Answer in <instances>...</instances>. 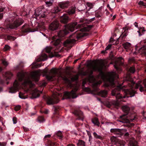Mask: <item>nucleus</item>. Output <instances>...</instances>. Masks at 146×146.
I'll list each match as a JSON object with an SVG mask.
<instances>
[{
  "label": "nucleus",
  "instance_id": "obj_1",
  "mask_svg": "<svg viewBox=\"0 0 146 146\" xmlns=\"http://www.w3.org/2000/svg\"><path fill=\"white\" fill-rule=\"evenodd\" d=\"M105 66V64L103 61H100L98 64L96 62L94 63H90L88 64L89 68L91 70L90 74H92L93 71H98L100 72V75L103 80L106 79L108 81L105 84L106 87L109 86H113L114 85V79L115 73L113 72H109L105 75L102 71L103 68Z\"/></svg>",
  "mask_w": 146,
  "mask_h": 146
},
{
  "label": "nucleus",
  "instance_id": "obj_23",
  "mask_svg": "<svg viewBox=\"0 0 146 146\" xmlns=\"http://www.w3.org/2000/svg\"><path fill=\"white\" fill-rule=\"evenodd\" d=\"M122 130L119 129H111L110 132L115 134L120 135L122 133Z\"/></svg>",
  "mask_w": 146,
  "mask_h": 146
},
{
  "label": "nucleus",
  "instance_id": "obj_9",
  "mask_svg": "<svg viewBox=\"0 0 146 146\" xmlns=\"http://www.w3.org/2000/svg\"><path fill=\"white\" fill-rule=\"evenodd\" d=\"M59 96L60 95L57 93L53 94L52 98L48 97L47 98V104L51 105L58 103L59 101Z\"/></svg>",
  "mask_w": 146,
  "mask_h": 146
},
{
  "label": "nucleus",
  "instance_id": "obj_25",
  "mask_svg": "<svg viewBox=\"0 0 146 146\" xmlns=\"http://www.w3.org/2000/svg\"><path fill=\"white\" fill-rule=\"evenodd\" d=\"M102 83V82L99 81L96 82L93 84L92 86L94 88V90L95 92H97L98 90V88L97 86L98 85Z\"/></svg>",
  "mask_w": 146,
  "mask_h": 146
},
{
  "label": "nucleus",
  "instance_id": "obj_24",
  "mask_svg": "<svg viewBox=\"0 0 146 146\" xmlns=\"http://www.w3.org/2000/svg\"><path fill=\"white\" fill-rule=\"evenodd\" d=\"M23 31L24 33L29 32H32L30 29L29 28V25H25L22 26Z\"/></svg>",
  "mask_w": 146,
  "mask_h": 146
},
{
  "label": "nucleus",
  "instance_id": "obj_30",
  "mask_svg": "<svg viewBox=\"0 0 146 146\" xmlns=\"http://www.w3.org/2000/svg\"><path fill=\"white\" fill-rule=\"evenodd\" d=\"M3 75L7 79H10L13 76L12 73L10 71H7Z\"/></svg>",
  "mask_w": 146,
  "mask_h": 146
},
{
  "label": "nucleus",
  "instance_id": "obj_48",
  "mask_svg": "<svg viewBox=\"0 0 146 146\" xmlns=\"http://www.w3.org/2000/svg\"><path fill=\"white\" fill-rule=\"evenodd\" d=\"M78 78V75L76 74L74 76V77L72 78V79L73 80H77Z\"/></svg>",
  "mask_w": 146,
  "mask_h": 146
},
{
  "label": "nucleus",
  "instance_id": "obj_61",
  "mask_svg": "<svg viewBox=\"0 0 146 146\" xmlns=\"http://www.w3.org/2000/svg\"><path fill=\"white\" fill-rule=\"evenodd\" d=\"M51 135L50 134H48L45 136L44 137V139H46L48 138H50L51 137Z\"/></svg>",
  "mask_w": 146,
  "mask_h": 146
},
{
  "label": "nucleus",
  "instance_id": "obj_12",
  "mask_svg": "<svg viewBox=\"0 0 146 146\" xmlns=\"http://www.w3.org/2000/svg\"><path fill=\"white\" fill-rule=\"evenodd\" d=\"M77 90V88H75L71 91L70 92H66L64 93V96L66 99L74 98H76L78 96L76 94V92Z\"/></svg>",
  "mask_w": 146,
  "mask_h": 146
},
{
  "label": "nucleus",
  "instance_id": "obj_54",
  "mask_svg": "<svg viewBox=\"0 0 146 146\" xmlns=\"http://www.w3.org/2000/svg\"><path fill=\"white\" fill-rule=\"evenodd\" d=\"M2 63L5 66H7L8 64V62L6 61L5 60H3V61H2Z\"/></svg>",
  "mask_w": 146,
  "mask_h": 146
},
{
  "label": "nucleus",
  "instance_id": "obj_41",
  "mask_svg": "<svg viewBox=\"0 0 146 146\" xmlns=\"http://www.w3.org/2000/svg\"><path fill=\"white\" fill-rule=\"evenodd\" d=\"M41 66L40 64H35L34 63H33L32 68H37Z\"/></svg>",
  "mask_w": 146,
  "mask_h": 146
},
{
  "label": "nucleus",
  "instance_id": "obj_20",
  "mask_svg": "<svg viewBox=\"0 0 146 146\" xmlns=\"http://www.w3.org/2000/svg\"><path fill=\"white\" fill-rule=\"evenodd\" d=\"M75 41L74 39L70 38L64 42L63 43L64 45V46L69 47L70 46V44L75 42Z\"/></svg>",
  "mask_w": 146,
  "mask_h": 146
},
{
  "label": "nucleus",
  "instance_id": "obj_39",
  "mask_svg": "<svg viewBox=\"0 0 146 146\" xmlns=\"http://www.w3.org/2000/svg\"><path fill=\"white\" fill-rule=\"evenodd\" d=\"M129 72L131 73H134L135 71L134 66H132L129 69Z\"/></svg>",
  "mask_w": 146,
  "mask_h": 146
},
{
  "label": "nucleus",
  "instance_id": "obj_11",
  "mask_svg": "<svg viewBox=\"0 0 146 146\" xmlns=\"http://www.w3.org/2000/svg\"><path fill=\"white\" fill-rule=\"evenodd\" d=\"M135 89L139 88L141 92L146 91V79H145L142 83L141 81H139L136 84L135 87Z\"/></svg>",
  "mask_w": 146,
  "mask_h": 146
},
{
  "label": "nucleus",
  "instance_id": "obj_44",
  "mask_svg": "<svg viewBox=\"0 0 146 146\" xmlns=\"http://www.w3.org/2000/svg\"><path fill=\"white\" fill-rule=\"evenodd\" d=\"M7 38L8 40H15L16 38L11 36H8L7 37Z\"/></svg>",
  "mask_w": 146,
  "mask_h": 146
},
{
  "label": "nucleus",
  "instance_id": "obj_55",
  "mask_svg": "<svg viewBox=\"0 0 146 146\" xmlns=\"http://www.w3.org/2000/svg\"><path fill=\"white\" fill-rule=\"evenodd\" d=\"M7 144L5 142H0V146H5Z\"/></svg>",
  "mask_w": 146,
  "mask_h": 146
},
{
  "label": "nucleus",
  "instance_id": "obj_4",
  "mask_svg": "<svg viewBox=\"0 0 146 146\" xmlns=\"http://www.w3.org/2000/svg\"><path fill=\"white\" fill-rule=\"evenodd\" d=\"M130 81L125 82L124 83L127 84V87H130L129 89H127L125 90V92L126 94L129 95V97H131L133 96L135 94L137 93V92L132 88L133 86L135 84V82H133L131 78H130Z\"/></svg>",
  "mask_w": 146,
  "mask_h": 146
},
{
  "label": "nucleus",
  "instance_id": "obj_6",
  "mask_svg": "<svg viewBox=\"0 0 146 146\" xmlns=\"http://www.w3.org/2000/svg\"><path fill=\"white\" fill-rule=\"evenodd\" d=\"M44 73L46 75V78L48 80H50L53 78L56 75L58 76H61V72L58 69L55 68H52L48 74H47V71H44Z\"/></svg>",
  "mask_w": 146,
  "mask_h": 146
},
{
  "label": "nucleus",
  "instance_id": "obj_8",
  "mask_svg": "<svg viewBox=\"0 0 146 146\" xmlns=\"http://www.w3.org/2000/svg\"><path fill=\"white\" fill-rule=\"evenodd\" d=\"M125 86H122V85L117 86L114 89L111 91V94L113 96H115L117 100L121 99L123 98L122 96L120 94V91Z\"/></svg>",
  "mask_w": 146,
  "mask_h": 146
},
{
  "label": "nucleus",
  "instance_id": "obj_36",
  "mask_svg": "<svg viewBox=\"0 0 146 146\" xmlns=\"http://www.w3.org/2000/svg\"><path fill=\"white\" fill-rule=\"evenodd\" d=\"M57 136L59 137L60 139H62L63 137L62 135V132L60 131H58L56 133Z\"/></svg>",
  "mask_w": 146,
  "mask_h": 146
},
{
  "label": "nucleus",
  "instance_id": "obj_37",
  "mask_svg": "<svg viewBox=\"0 0 146 146\" xmlns=\"http://www.w3.org/2000/svg\"><path fill=\"white\" fill-rule=\"evenodd\" d=\"M48 145L49 146H56V143L54 142H52L50 140H49L48 141Z\"/></svg>",
  "mask_w": 146,
  "mask_h": 146
},
{
  "label": "nucleus",
  "instance_id": "obj_19",
  "mask_svg": "<svg viewBox=\"0 0 146 146\" xmlns=\"http://www.w3.org/2000/svg\"><path fill=\"white\" fill-rule=\"evenodd\" d=\"M70 5V2L68 1L62 2L59 4V6L62 9L67 8Z\"/></svg>",
  "mask_w": 146,
  "mask_h": 146
},
{
  "label": "nucleus",
  "instance_id": "obj_42",
  "mask_svg": "<svg viewBox=\"0 0 146 146\" xmlns=\"http://www.w3.org/2000/svg\"><path fill=\"white\" fill-rule=\"evenodd\" d=\"M60 11V9L58 7H54L52 13H56L59 12Z\"/></svg>",
  "mask_w": 146,
  "mask_h": 146
},
{
  "label": "nucleus",
  "instance_id": "obj_57",
  "mask_svg": "<svg viewBox=\"0 0 146 146\" xmlns=\"http://www.w3.org/2000/svg\"><path fill=\"white\" fill-rule=\"evenodd\" d=\"M111 44H109L108 46L106 47L105 48V50H108L110 49L111 47Z\"/></svg>",
  "mask_w": 146,
  "mask_h": 146
},
{
  "label": "nucleus",
  "instance_id": "obj_13",
  "mask_svg": "<svg viewBox=\"0 0 146 146\" xmlns=\"http://www.w3.org/2000/svg\"><path fill=\"white\" fill-rule=\"evenodd\" d=\"M123 58L122 57L118 58L116 61L114 66L117 70L119 71H121V69L119 66L123 64Z\"/></svg>",
  "mask_w": 146,
  "mask_h": 146
},
{
  "label": "nucleus",
  "instance_id": "obj_38",
  "mask_svg": "<svg viewBox=\"0 0 146 146\" xmlns=\"http://www.w3.org/2000/svg\"><path fill=\"white\" fill-rule=\"evenodd\" d=\"M93 135L95 138L98 139H101L102 138V137L99 135H98L97 133L94 132L93 133Z\"/></svg>",
  "mask_w": 146,
  "mask_h": 146
},
{
  "label": "nucleus",
  "instance_id": "obj_18",
  "mask_svg": "<svg viewBox=\"0 0 146 146\" xmlns=\"http://www.w3.org/2000/svg\"><path fill=\"white\" fill-rule=\"evenodd\" d=\"M52 39L53 44L55 46H56L59 44L60 42V39L57 36H54L52 37Z\"/></svg>",
  "mask_w": 146,
  "mask_h": 146
},
{
  "label": "nucleus",
  "instance_id": "obj_46",
  "mask_svg": "<svg viewBox=\"0 0 146 146\" xmlns=\"http://www.w3.org/2000/svg\"><path fill=\"white\" fill-rule=\"evenodd\" d=\"M138 4L140 5H141L145 7L146 8V3H145L143 1H140L138 3Z\"/></svg>",
  "mask_w": 146,
  "mask_h": 146
},
{
  "label": "nucleus",
  "instance_id": "obj_58",
  "mask_svg": "<svg viewBox=\"0 0 146 146\" xmlns=\"http://www.w3.org/2000/svg\"><path fill=\"white\" fill-rule=\"evenodd\" d=\"M127 34L126 33H123L122 34V37L123 38L126 37L127 36Z\"/></svg>",
  "mask_w": 146,
  "mask_h": 146
},
{
  "label": "nucleus",
  "instance_id": "obj_33",
  "mask_svg": "<svg viewBox=\"0 0 146 146\" xmlns=\"http://www.w3.org/2000/svg\"><path fill=\"white\" fill-rule=\"evenodd\" d=\"M111 104H112L114 106H118L119 105V103L117 101H113L109 103V104L108 105V107H110Z\"/></svg>",
  "mask_w": 146,
  "mask_h": 146
},
{
  "label": "nucleus",
  "instance_id": "obj_3",
  "mask_svg": "<svg viewBox=\"0 0 146 146\" xmlns=\"http://www.w3.org/2000/svg\"><path fill=\"white\" fill-rule=\"evenodd\" d=\"M85 21L84 20L82 19L80 21V22L82 24L78 25L76 22H72L67 25L65 28L68 31H70L71 32L73 31L76 29H80V30H78L76 33L77 38L79 39L85 36L83 32L89 31L92 27L91 25H86Z\"/></svg>",
  "mask_w": 146,
  "mask_h": 146
},
{
  "label": "nucleus",
  "instance_id": "obj_49",
  "mask_svg": "<svg viewBox=\"0 0 146 146\" xmlns=\"http://www.w3.org/2000/svg\"><path fill=\"white\" fill-rule=\"evenodd\" d=\"M62 79L66 83H69L70 82L69 80L66 76L62 77Z\"/></svg>",
  "mask_w": 146,
  "mask_h": 146
},
{
  "label": "nucleus",
  "instance_id": "obj_64",
  "mask_svg": "<svg viewBox=\"0 0 146 146\" xmlns=\"http://www.w3.org/2000/svg\"><path fill=\"white\" fill-rule=\"evenodd\" d=\"M86 83V81L85 80H84L82 82V85L83 86H84V85Z\"/></svg>",
  "mask_w": 146,
  "mask_h": 146
},
{
  "label": "nucleus",
  "instance_id": "obj_22",
  "mask_svg": "<svg viewBox=\"0 0 146 146\" xmlns=\"http://www.w3.org/2000/svg\"><path fill=\"white\" fill-rule=\"evenodd\" d=\"M68 33V31L66 29V28H65L64 30L59 31L58 33V35L59 37H63Z\"/></svg>",
  "mask_w": 146,
  "mask_h": 146
},
{
  "label": "nucleus",
  "instance_id": "obj_34",
  "mask_svg": "<svg viewBox=\"0 0 146 146\" xmlns=\"http://www.w3.org/2000/svg\"><path fill=\"white\" fill-rule=\"evenodd\" d=\"M123 45L124 48L126 49H129L131 46V44L128 42H126L123 44Z\"/></svg>",
  "mask_w": 146,
  "mask_h": 146
},
{
  "label": "nucleus",
  "instance_id": "obj_21",
  "mask_svg": "<svg viewBox=\"0 0 146 146\" xmlns=\"http://www.w3.org/2000/svg\"><path fill=\"white\" fill-rule=\"evenodd\" d=\"M110 140L111 141L114 143V144H116L117 146H123V144H121L119 143V142L118 141L117 138L114 137L112 136L111 137Z\"/></svg>",
  "mask_w": 146,
  "mask_h": 146
},
{
  "label": "nucleus",
  "instance_id": "obj_40",
  "mask_svg": "<svg viewBox=\"0 0 146 146\" xmlns=\"http://www.w3.org/2000/svg\"><path fill=\"white\" fill-rule=\"evenodd\" d=\"M53 109L54 111V113H56L59 110L60 107L58 106H54Z\"/></svg>",
  "mask_w": 146,
  "mask_h": 146
},
{
  "label": "nucleus",
  "instance_id": "obj_15",
  "mask_svg": "<svg viewBox=\"0 0 146 146\" xmlns=\"http://www.w3.org/2000/svg\"><path fill=\"white\" fill-rule=\"evenodd\" d=\"M59 26V22L58 21H56L52 23L49 26V29L52 31L56 30Z\"/></svg>",
  "mask_w": 146,
  "mask_h": 146
},
{
  "label": "nucleus",
  "instance_id": "obj_52",
  "mask_svg": "<svg viewBox=\"0 0 146 146\" xmlns=\"http://www.w3.org/2000/svg\"><path fill=\"white\" fill-rule=\"evenodd\" d=\"M146 49V48L145 47L143 46L142 47H141L140 49H139V51L141 52L142 53H144L145 52V50Z\"/></svg>",
  "mask_w": 146,
  "mask_h": 146
},
{
  "label": "nucleus",
  "instance_id": "obj_51",
  "mask_svg": "<svg viewBox=\"0 0 146 146\" xmlns=\"http://www.w3.org/2000/svg\"><path fill=\"white\" fill-rule=\"evenodd\" d=\"M45 3L46 5L47 6L49 7L52 5V3L50 1H46L45 2Z\"/></svg>",
  "mask_w": 146,
  "mask_h": 146
},
{
  "label": "nucleus",
  "instance_id": "obj_17",
  "mask_svg": "<svg viewBox=\"0 0 146 146\" xmlns=\"http://www.w3.org/2000/svg\"><path fill=\"white\" fill-rule=\"evenodd\" d=\"M60 20L61 23L66 24L70 21V19L67 15L64 14L60 17Z\"/></svg>",
  "mask_w": 146,
  "mask_h": 146
},
{
  "label": "nucleus",
  "instance_id": "obj_29",
  "mask_svg": "<svg viewBox=\"0 0 146 146\" xmlns=\"http://www.w3.org/2000/svg\"><path fill=\"white\" fill-rule=\"evenodd\" d=\"M98 94L103 97H106L107 96L108 92L107 91L104 90L100 92Z\"/></svg>",
  "mask_w": 146,
  "mask_h": 146
},
{
  "label": "nucleus",
  "instance_id": "obj_26",
  "mask_svg": "<svg viewBox=\"0 0 146 146\" xmlns=\"http://www.w3.org/2000/svg\"><path fill=\"white\" fill-rule=\"evenodd\" d=\"M47 58V56L45 54H42L40 58L37 59V62H39L41 61H44L46 60Z\"/></svg>",
  "mask_w": 146,
  "mask_h": 146
},
{
  "label": "nucleus",
  "instance_id": "obj_16",
  "mask_svg": "<svg viewBox=\"0 0 146 146\" xmlns=\"http://www.w3.org/2000/svg\"><path fill=\"white\" fill-rule=\"evenodd\" d=\"M73 113L78 116V119L83 121L84 117L83 115V113L81 111L79 110H76L73 112Z\"/></svg>",
  "mask_w": 146,
  "mask_h": 146
},
{
  "label": "nucleus",
  "instance_id": "obj_32",
  "mask_svg": "<svg viewBox=\"0 0 146 146\" xmlns=\"http://www.w3.org/2000/svg\"><path fill=\"white\" fill-rule=\"evenodd\" d=\"M130 146H139L137 142L134 139H132L129 141Z\"/></svg>",
  "mask_w": 146,
  "mask_h": 146
},
{
  "label": "nucleus",
  "instance_id": "obj_10",
  "mask_svg": "<svg viewBox=\"0 0 146 146\" xmlns=\"http://www.w3.org/2000/svg\"><path fill=\"white\" fill-rule=\"evenodd\" d=\"M45 9L43 6L37 8L35 10V15L36 19L39 18H44L45 17Z\"/></svg>",
  "mask_w": 146,
  "mask_h": 146
},
{
  "label": "nucleus",
  "instance_id": "obj_50",
  "mask_svg": "<svg viewBox=\"0 0 146 146\" xmlns=\"http://www.w3.org/2000/svg\"><path fill=\"white\" fill-rule=\"evenodd\" d=\"M19 96L20 98H21V99H25V97L23 96V94L21 92H20L19 93Z\"/></svg>",
  "mask_w": 146,
  "mask_h": 146
},
{
  "label": "nucleus",
  "instance_id": "obj_35",
  "mask_svg": "<svg viewBox=\"0 0 146 146\" xmlns=\"http://www.w3.org/2000/svg\"><path fill=\"white\" fill-rule=\"evenodd\" d=\"M77 145L78 146H85V143L82 140H79Z\"/></svg>",
  "mask_w": 146,
  "mask_h": 146
},
{
  "label": "nucleus",
  "instance_id": "obj_63",
  "mask_svg": "<svg viewBox=\"0 0 146 146\" xmlns=\"http://www.w3.org/2000/svg\"><path fill=\"white\" fill-rule=\"evenodd\" d=\"M23 128L25 131H29V129L27 128L26 127H23Z\"/></svg>",
  "mask_w": 146,
  "mask_h": 146
},
{
  "label": "nucleus",
  "instance_id": "obj_59",
  "mask_svg": "<svg viewBox=\"0 0 146 146\" xmlns=\"http://www.w3.org/2000/svg\"><path fill=\"white\" fill-rule=\"evenodd\" d=\"M49 111L47 109H46L42 113H44L45 114H47L48 113Z\"/></svg>",
  "mask_w": 146,
  "mask_h": 146
},
{
  "label": "nucleus",
  "instance_id": "obj_27",
  "mask_svg": "<svg viewBox=\"0 0 146 146\" xmlns=\"http://www.w3.org/2000/svg\"><path fill=\"white\" fill-rule=\"evenodd\" d=\"M75 9L76 8L75 7H72L68 9L67 13L69 15L74 14L75 12Z\"/></svg>",
  "mask_w": 146,
  "mask_h": 146
},
{
  "label": "nucleus",
  "instance_id": "obj_43",
  "mask_svg": "<svg viewBox=\"0 0 146 146\" xmlns=\"http://www.w3.org/2000/svg\"><path fill=\"white\" fill-rule=\"evenodd\" d=\"M52 49V47L51 46H47L46 48V51L47 53H50Z\"/></svg>",
  "mask_w": 146,
  "mask_h": 146
},
{
  "label": "nucleus",
  "instance_id": "obj_31",
  "mask_svg": "<svg viewBox=\"0 0 146 146\" xmlns=\"http://www.w3.org/2000/svg\"><path fill=\"white\" fill-rule=\"evenodd\" d=\"M92 121L94 125H96L98 126H99L100 123L97 117H95L92 120Z\"/></svg>",
  "mask_w": 146,
  "mask_h": 146
},
{
  "label": "nucleus",
  "instance_id": "obj_7",
  "mask_svg": "<svg viewBox=\"0 0 146 146\" xmlns=\"http://www.w3.org/2000/svg\"><path fill=\"white\" fill-rule=\"evenodd\" d=\"M23 22V19L19 18L9 23L7 26V28L8 29H15L21 25Z\"/></svg>",
  "mask_w": 146,
  "mask_h": 146
},
{
  "label": "nucleus",
  "instance_id": "obj_56",
  "mask_svg": "<svg viewBox=\"0 0 146 146\" xmlns=\"http://www.w3.org/2000/svg\"><path fill=\"white\" fill-rule=\"evenodd\" d=\"M20 106H16L15 108V110L17 111L19 110L20 108Z\"/></svg>",
  "mask_w": 146,
  "mask_h": 146
},
{
  "label": "nucleus",
  "instance_id": "obj_5",
  "mask_svg": "<svg viewBox=\"0 0 146 146\" xmlns=\"http://www.w3.org/2000/svg\"><path fill=\"white\" fill-rule=\"evenodd\" d=\"M122 109L124 112L126 114L120 116V118L121 119L119 120V121L123 123H127L129 122L130 121H132L134 120V119H130V120L125 117V116L127 114L130 110L129 108L127 105L123 106L122 107Z\"/></svg>",
  "mask_w": 146,
  "mask_h": 146
},
{
  "label": "nucleus",
  "instance_id": "obj_28",
  "mask_svg": "<svg viewBox=\"0 0 146 146\" xmlns=\"http://www.w3.org/2000/svg\"><path fill=\"white\" fill-rule=\"evenodd\" d=\"M38 92V90L36 89H35L33 91L32 94V96L33 98H36L39 97L40 95V94Z\"/></svg>",
  "mask_w": 146,
  "mask_h": 146
},
{
  "label": "nucleus",
  "instance_id": "obj_53",
  "mask_svg": "<svg viewBox=\"0 0 146 146\" xmlns=\"http://www.w3.org/2000/svg\"><path fill=\"white\" fill-rule=\"evenodd\" d=\"M10 47L8 45H5L4 47V50L5 51H7L10 49Z\"/></svg>",
  "mask_w": 146,
  "mask_h": 146
},
{
  "label": "nucleus",
  "instance_id": "obj_14",
  "mask_svg": "<svg viewBox=\"0 0 146 146\" xmlns=\"http://www.w3.org/2000/svg\"><path fill=\"white\" fill-rule=\"evenodd\" d=\"M41 74V70H38L32 72L31 74V78L34 80L37 81Z\"/></svg>",
  "mask_w": 146,
  "mask_h": 146
},
{
  "label": "nucleus",
  "instance_id": "obj_2",
  "mask_svg": "<svg viewBox=\"0 0 146 146\" xmlns=\"http://www.w3.org/2000/svg\"><path fill=\"white\" fill-rule=\"evenodd\" d=\"M17 77L18 81L17 80L15 81L13 86L10 88L9 92L14 93L16 92L21 84L25 86L28 85L31 88L33 86L34 84L31 81L29 75L28 73L19 72L17 74Z\"/></svg>",
  "mask_w": 146,
  "mask_h": 146
},
{
  "label": "nucleus",
  "instance_id": "obj_62",
  "mask_svg": "<svg viewBox=\"0 0 146 146\" xmlns=\"http://www.w3.org/2000/svg\"><path fill=\"white\" fill-rule=\"evenodd\" d=\"M85 90L88 93L91 92V90L89 88H86L85 89Z\"/></svg>",
  "mask_w": 146,
  "mask_h": 146
},
{
  "label": "nucleus",
  "instance_id": "obj_60",
  "mask_svg": "<svg viewBox=\"0 0 146 146\" xmlns=\"http://www.w3.org/2000/svg\"><path fill=\"white\" fill-rule=\"evenodd\" d=\"M13 123L14 124H15L17 123V121L16 120V117H14L13 118Z\"/></svg>",
  "mask_w": 146,
  "mask_h": 146
},
{
  "label": "nucleus",
  "instance_id": "obj_45",
  "mask_svg": "<svg viewBox=\"0 0 146 146\" xmlns=\"http://www.w3.org/2000/svg\"><path fill=\"white\" fill-rule=\"evenodd\" d=\"M86 5L89 7V9L92 8L93 6V5L92 3L89 2L87 3Z\"/></svg>",
  "mask_w": 146,
  "mask_h": 146
},
{
  "label": "nucleus",
  "instance_id": "obj_47",
  "mask_svg": "<svg viewBox=\"0 0 146 146\" xmlns=\"http://www.w3.org/2000/svg\"><path fill=\"white\" fill-rule=\"evenodd\" d=\"M38 120L40 122H43L44 120L43 117L42 116L39 117L38 118Z\"/></svg>",
  "mask_w": 146,
  "mask_h": 146
}]
</instances>
